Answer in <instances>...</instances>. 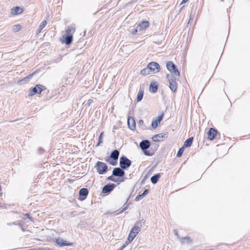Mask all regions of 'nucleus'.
Listing matches in <instances>:
<instances>
[{"instance_id": "nucleus-9", "label": "nucleus", "mask_w": 250, "mask_h": 250, "mask_svg": "<svg viewBox=\"0 0 250 250\" xmlns=\"http://www.w3.org/2000/svg\"><path fill=\"white\" fill-rule=\"evenodd\" d=\"M24 12V9L21 6H15L12 7L10 10V14L13 16H16L21 15Z\"/></svg>"}, {"instance_id": "nucleus-16", "label": "nucleus", "mask_w": 250, "mask_h": 250, "mask_svg": "<svg viewBox=\"0 0 250 250\" xmlns=\"http://www.w3.org/2000/svg\"><path fill=\"white\" fill-rule=\"evenodd\" d=\"M88 194V190L86 188H82L79 191V199L80 200H84Z\"/></svg>"}, {"instance_id": "nucleus-14", "label": "nucleus", "mask_w": 250, "mask_h": 250, "mask_svg": "<svg viewBox=\"0 0 250 250\" xmlns=\"http://www.w3.org/2000/svg\"><path fill=\"white\" fill-rule=\"evenodd\" d=\"M163 118V115L158 116L156 119H153L152 121L151 126L153 128H156L160 124Z\"/></svg>"}, {"instance_id": "nucleus-11", "label": "nucleus", "mask_w": 250, "mask_h": 250, "mask_svg": "<svg viewBox=\"0 0 250 250\" xmlns=\"http://www.w3.org/2000/svg\"><path fill=\"white\" fill-rule=\"evenodd\" d=\"M149 25V23L148 21H143L137 26L136 29H135V32L146 30L148 27Z\"/></svg>"}, {"instance_id": "nucleus-35", "label": "nucleus", "mask_w": 250, "mask_h": 250, "mask_svg": "<svg viewBox=\"0 0 250 250\" xmlns=\"http://www.w3.org/2000/svg\"><path fill=\"white\" fill-rule=\"evenodd\" d=\"M188 0H183L182 2H181V4H184L185 3H186V2H187Z\"/></svg>"}, {"instance_id": "nucleus-19", "label": "nucleus", "mask_w": 250, "mask_h": 250, "mask_svg": "<svg viewBox=\"0 0 250 250\" xmlns=\"http://www.w3.org/2000/svg\"><path fill=\"white\" fill-rule=\"evenodd\" d=\"M216 135V131L213 128H210L208 132V138L212 140H213Z\"/></svg>"}, {"instance_id": "nucleus-6", "label": "nucleus", "mask_w": 250, "mask_h": 250, "mask_svg": "<svg viewBox=\"0 0 250 250\" xmlns=\"http://www.w3.org/2000/svg\"><path fill=\"white\" fill-rule=\"evenodd\" d=\"M141 228L137 226H134L131 229L127 238L128 243L131 242L140 231Z\"/></svg>"}, {"instance_id": "nucleus-25", "label": "nucleus", "mask_w": 250, "mask_h": 250, "mask_svg": "<svg viewBox=\"0 0 250 250\" xmlns=\"http://www.w3.org/2000/svg\"><path fill=\"white\" fill-rule=\"evenodd\" d=\"M159 177H160L159 174H157V175H155L152 176L150 179L151 182L153 184H156L157 182Z\"/></svg>"}, {"instance_id": "nucleus-21", "label": "nucleus", "mask_w": 250, "mask_h": 250, "mask_svg": "<svg viewBox=\"0 0 250 250\" xmlns=\"http://www.w3.org/2000/svg\"><path fill=\"white\" fill-rule=\"evenodd\" d=\"M114 185H106L103 188L102 192L104 193H107V192L111 191L112 190H113V189L114 188Z\"/></svg>"}, {"instance_id": "nucleus-32", "label": "nucleus", "mask_w": 250, "mask_h": 250, "mask_svg": "<svg viewBox=\"0 0 250 250\" xmlns=\"http://www.w3.org/2000/svg\"><path fill=\"white\" fill-rule=\"evenodd\" d=\"M147 193H148V190L146 189V190H145L144 191V192L141 195H142V197H143L144 195L147 194Z\"/></svg>"}, {"instance_id": "nucleus-27", "label": "nucleus", "mask_w": 250, "mask_h": 250, "mask_svg": "<svg viewBox=\"0 0 250 250\" xmlns=\"http://www.w3.org/2000/svg\"><path fill=\"white\" fill-rule=\"evenodd\" d=\"M143 97V92L142 91H139L138 93L137 97V100L138 102L141 101Z\"/></svg>"}, {"instance_id": "nucleus-24", "label": "nucleus", "mask_w": 250, "mask_h": 250, "mask_svg": "<svg viewBox=\"0 0 250 250\" xmlns=\"http://www.w3.org/2000/svg\"><path fill=\"white\" fill-rule=\"evenodd\" d=\"M192 143V138H188L184 143V147L190 146Z\"/></svg>"}, {"instance_id": "nucleus-15", "label": "nucleus", "mask_w": 250, "mask_h": 250, "mask_svg": "<svg viewBox=\"0 0 250 250\" xmlns=\"http://www.w3.org/2000/svg\"><path fill=\"white\" fill-rule=\"evenodd\" d=\"M33 75V74H30V75L23 78L21 80L17 81V83L18 85H21V84H25V83H28L29 81H30V80L31 79V78L32 77Z\"/></svg>"}, {"instance_id": "nucleus-29", "label": "nucleus", "mask_w": 250, "mask_h": 250, "mask_svg": "<svg viewBox=\"0 0 250 250\" xmlns=\"http://www.w3.org/2000/svg\"><path fill=\"white\" fill-rule=\"evenodd\" d=\"M184 147L180 148L179 149V150H178V152H177V156L178 157H180V156L182 155V154H183V152H184Z\"/></svg>"}, {"instance_id": "nucleus-33", "label": "nucleus", "mask_w": 250, "mask_h": 250, "mask_svg": "<svg viewBox=\"0 0 250 250\" xmlns=\"http://www.w3.org/2000/svg\"><path fill=\"white\" fill-rule=\"evenodd\" d=\"M108 179H110V180L112 181H114V182H116L117 181V180H116L114 178H113L112 177L110 176V177H108Z\"/></svg>"}, {"instance_id": "nucleus-20", "label": "nucleus", "mask_w": 250, "mask_h": 250, "mask_svg": "<svg viewBox=\"0 0 250 250\" xmlns=\"http://www.w3.org/2000/svg\"><path fill=\"white\" fill-rule=\"evenodd\" d=\"M150 146V143L147 140H144L140 143V146L143 149H146Z\"/></svg>"}, {"instance_id": "nucleus-34", "label": "nucleus", "mask_w": 250, "mask_h": 250, "mask_svg": "<svg viewBox=\"0 0 250 250\" xmlns=\"http://www.w3.org/2000/svg\"><path fill=\"white\" fill-rule=\"evenodd\" d=\"M128 243H126V244H124L122 247H121V250H123L126 246V245H127Z\"/></svg>"}, {"instance_id": "nucleus-1", "label": "nucleus", "mask_w": 250, "mask_h": 250, "mask_svg": "<svg viewBox=\"0 0 250 250\" xmlns=\"http://www.w3.org/2000/svg\"><path fill=\"white\" fill-rule=\"evenodd\" d=\"M75 31V27L73 26L68 27L60 39L61 42L66 45H70L73 42V36Z\"/></svg>"}, {"instance_id": "nucleus-39", "label": "nucleus", "mask_w": 250, "mask_h": 250, "mask_svg": "<svg viewBox=\"0 0 250 250\" xmlns=\"http://www.w3.org/2000/svg\"><path fill=\"white\" fill-rule=\"evenodd\" d=\"M124 181V178H122L121 180H120V182H123Z\"/></svg>"}, {"instance_id": "nucleus-30", "label": "nucleus", "mask_w": 250, "mask_h": 250, "mask_svg": "<svg viewBox=\"0 0 250 250\" xmlns=\"http://www.w3.org/2000/svg\"><path fill=\"white\" fill-rule=\"evenodd\" d=\"M142 198V195H141V194L140 195H139L138 196H136V197L135 198V200L136 201H139L141 198Z\"/></svg>"}, {"instance_id": "nucleus-38", "label": "nucleus", "mask_w": 250, "mask_h": 250, "mask_svg": "<svg viewBox=\"0 0 250 250\" xmlns=\"http://www.w3.org/2000/svg\"><path fill=\"white\" fill-rule=\"evenodd\" d=\"M109 163H110L111 165H115V163H114V162H110V161H109Z\"/></svg>"}, {"instance_id": "nucleus-17", "label": "nucleus", "mask_w": 250, "mask_h": 250, "mask_svg": "<svg viewBox=\"0 0 250 250\" xmlns=\"http://www.w3.org/2000/svg\"><path fill=\"white\" fill-rule=\"evenodd\" d=\"M125 172L120 168H115L113 170V175L118 177H123Z\"/></svg>"}, {"instance_id": "nucleus-28", "label": "nucleus", "mask_w": 250, "mask_h": 250, "mask_svg": "<svg viewBox=\"0 0 250 250\" xmlns=\"http://www.w3.org/2000/svg\"><path fill=\"white\" fill-rule=\"evenodd\" d=\"M104 137V132H102L99 137V142L97 144V146H99L101 144H102L103 142V138Z\"/></svg>"}, {"instance_id": "nucleus-37", "label": "nucleus", "mask_w": 250, "mask_h": 250, "mask_svg": "<svg viewBox=\"0 0 250 250\" xmlns=\"http://www.w3.org/2000/svg\"><path fill=\"white\" fill-rule=\"evenodd\" d=\"M187 240H189V238H184V239H183V242H184V240H187Z\"/></svg>"}, {"instance_id": "nucleus-13", "label": "nucleus", "mask_w": 250, "mask_h": 250, "mask_svg": "<svg viewBox=\"0 0 250 250\" xmlns=\"http://www.w3.org/2000/svg\"><path fill=\"white\" fill-rule=\"evenodd\" d=\"M127 125L128 127L132 130H134L135 128L136 123L134 118L132 117H128L127 119Z\"/></svg>"}, {"instance_id": "nucleus-22", "label": "nucleus", "mask_w": 250, "mask_h": 250, "mask_svg": "<svg viewBox=\"0 0 250 250\" xmlns=\"http://www.w3.org/2000/svg\"><path fill=\"white\" fill-rule=\"evenodd\" d=\"M47 22L46 21H43L39 25L38 29L37 30V32L38 33H40L41 31L45 27L46 25Z\"/></svg>"}, {"instance_id": "nucleus-31", "label": "nucleus", "mask_w": 250, "mask_h": 250, "mask_svg": "<svg viewBox=\"0 0 250 250\" xmlns=\"http://www.w3.org/2000/svg\"><path fill=\"white\" fill-rule=\"evenodd\" d=\"M138 125L143 127V126L144 125V121L142 120H140L138 122Z\"/></svg>"}, {"instance_id": "nucleus-8", "label": "nucleus", "mask_w": 250, "mask_h": 250, "mask_svg": "<svg viewBox=\"0 0 250 250\" xmlns=\"http://www.w3.org/2000/svg\"><path fill=\"white\" fill-rule=\"evenodd\" d=\"M55 243L60 247L71 246L73 245V243L65 240L62 238H58L56 239Z\"/></svg>"}, {"instance_id": "nucleus-23", "label": "nucleus", "mask_w": 250, "mask_h": 250, "mask_svg": "<svg viewBox=\"0 0 250 250\" xmlns=\"http://www.w3.org/2000/svg\"><path fill=\"white\" fill-rule=\"evenodd\" d=\"M119 154V151L118 150H115L112 152V153L110 155V157L111 158L113 159L114 161L117 160L118 159Z\"/></svg>"}, {"instance_id": "nucleus-26", "label": "nucleus", "mask_w": 250, "mask_h": 250, "mask_svg": "<svg viewBox=\"0 0 250 250\" xmlns=\"http://www.w3.org/2000/svg\"><path fill=\"white\" fill-rule=\"evenodd\" d=\"M21 28L22 26L20 24H18L14 25L12 27V29L14 32H18L21 30Z\"/></svg>"}, {"instance_id": "nucleus-4", "label": "nucleus", "mask_w": 250, "mask_h": 250, "mask_svg": "<svg viewBox=\"0 0 250 250\" xmlns=\"http://www.w3.org/2000/svg\"><path fill=\"white\" fill-rule=\"evenodd\" d=\"M167 68L170 73V74H168L169 75H172L173 77H178L179 76L178 70L172 62L169 61L167 62Z\"/></svg>"}, {"instance_id": "nucleus-12", "label": "nucleus", "mask_w": 250, "mask_h": 250, "mask_svg": "<svg viewBox=\"0 0 250 250\" xmlns=\"http://www.w3.org/2000/svg\"><path fill=\"white\" fill-rule=\"evenodd\" d=\"M167 138V135L166 133H160L154 135L152 139L154 142H160L164 140L165 139Z\"/></svg>"}, {"instance_id": "nucleus-3", "label": "nucleus", "mask_w": 250, "mask_h": 250, "mask_svg": "<svg viewBox=\"0 0 250 250\" xmlns=\"http://www.w3.org/2000/svg\"><path fill=\"white\" fill-rule=\"evenodd\" d=\"M45 89V87L42 84H37L35 87L31 88L28 91V96L32 97L35 95L40 94L41 92Z\"/></svg>"}, {"instance_id": "nucleus-18", "label": "nucleus", "mask_w": 250, "mask_h": 250, "mask_svg": "<svg viewBox=\"0 0 250 250\" xmlns=\"http://www.w3.org/2000/svg\"><path fill=\"white\" fill-rule=\"evenodd\" d=\"M158 90V83L156 82H151L149 86V91L152 93H155Z\"/></svg>"}, {"instance_id": "nucleus-36", "label": "nucleus", "mask_w": 250, "mask_h": 250, "mask_svg": "<svg viewBox=\"0 0 250 250\" xmlns=\"http://www.w3.org/2000/svg\"><path fill=\"white\" fill-rule=\"evenodd\" d=\"M126 208H127V207L124 208L123 210L121 211V212H122L123 211H124L126 209Z\"/></svg>"}, {"instance_id": "nucleus-2", "label": "nucleus", "mask_w": 250, "mask_h": 250, "mask_svg": "<svg viewBox=\"0 0 250 250\" xmlns=\"http://www.w3.org/2000/svg\"><path fill=\"white\" fill-rule=\"evenodd\" d=\"M160 69V67L158 63L151 62L148 64L146 67L141 71L140 74L144 76L153 75L158 73Z\"/></svg>"}, {"instance_id": "nucleus-7", "label": "nucleus", "mask_w": 250, "mask_h": 250, "mask_svg": "<svg viewBox=\"0 0 250 250\" xmlns=\"http://www.w3.org/2000/svg\"><path fill=\"white\" fill-rule=\"evenodd\" d=\"M95 167L96 168L97 172L100 174H104L106 172L107 169V167L106 165L101 162H98L96 164Z\"/></svg>"}, {"instance_id": "nucleus-5", "label": "nucleus", "mask_w": 250, "mask_h": 250, "mask_svg": "<svg viewBox=\"0 0 250 250\" xmlns=\"http://www.w3.org/2000/svg\"><path fill=\"white\" fill-rule=\"evenodd\" d=\"M176 77H173L172 75H167V78L169 83V87L173 92H175L177 90V83L176 81Z\"/></svg>"}, {"instance_id": "nucleus-10", "label": "nucleus", "mask_w": 250, "mask_h": 250, "mask_svg": "<svg viewBox=\"0 0 250 250\" xmlns=\"http://www.w3.org/2000/svg\"><path fill=\"white\" fill-rule=\"evenodd\" d=\"M120 165L122 168H126L131 164L130 161L125 157H122L120 159Z\"/></svg>"}]
</instances>
